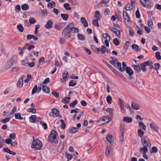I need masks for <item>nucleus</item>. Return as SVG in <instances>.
Masks as SVG:
<instances>
[{
  "instance_id": "aec40b11",
  "label": "nucleus",
  "mask_w": 161,
  "mask_h": 161,
  "mask_svg": "<svg viewBox=\"0 0 161 161\" xmlns=\"http://www.w3.org/2000/svg\"><path fill=\"white\" fill-rule=\"evenodd\" d=\"M132 49H134L136 52H138L140 50L141 48L137 44H133L131 46Z\"/></svg>"
},
{
  "instance_id": "1a4fd4ad",
  "label": "nucleus",
  "mask_w": 161,
  "mask_h": 161,
  "mask_svg": "<svg viewBox=\"0 0 161 161\" xmlns=\"http://www.w3.org/2000/svg\"><path fill=\"white\" fill-rule=\"evenodd\" d=\"M123 15L125 22H129L130 20L129 17L128 15L127 12L125 11L123 12Z\"/></svg>"
},
{
  "instance_id": "e433bc0d",
  "label": "nucleus",
  "mask_w": 161,
  "mask_h": 161,
  "mask_svg": "<svg viewBox=\"0 0 161 161\" xmlns=\"http://www.w3.org/2000/svg\"><path fill=\"white\" fill-rule=\"evenodd\" d=\"M78 130V128L75 127H72L70 129V132L72 133H75Z\"/></svg>"
},
{
  "instance_id": "864d4df0",
  "label": "nucleus",
  "mask_w": 161,
  "mask_h": 161,
  "mask_svg": "<svg viewBox=\"0 0 161 161\" xmlns=\"http://www.w3.org/2000/svg\"><path fill=\"white\" fill-rule=\"evenodd\" d=\"M60 122L62 123L61 125V129H64L66 127V124L65 123L64 121L62 119H61L60 120Z\"/></svg>"
},
{
  "instance_id": "3c124183",
  "label": "nucleus",
  "mask_w": 161,
  "mask_h": 161,
  "mask_svg": "<svg viewBox=\"0 0 161 161\" xmlns=\"http://www.w3.org/2000/svg\"><path fill=\"white\" fill-rule=\"evenodd\" d=\"M37 92V85L34 86L32 91V94H34Z\"/></svg>"
},
{
  "instance_id": "f8f14e48",
  "label": "nucleus",
  "mask_w": 161,
  "mask_h": 161,
  "mask_svg": "<svg viewBox=\"0 0 161 161\" xmlns=\"http://www.w3.org/2000/svg\"><path fill=\"white\" fill-rule=\"evenodd\" d=\"M106 139L110 144L114 143V138L112 135L108 134L106 137Z\"/></svg>"
},
{
  "instance_id": "2eb2a0df",
  "label": "nucleus",
  "mask_w": 161,
  "mask_h": 161,
  "mask_svg": "<svg viewBox=\"0 0 161 161\" xmlns=\"http://www.w3.org/2000/svg\"><path fill=\"white\" fill-rule=\"evenodd\" d=\"M80 21L85 27H87L88 26V22L84 17H82L80 18Z\"/></svg>"
},
{
  "instance_id": "680f3d73",
  "label": "nucleus",
  "mask_w": 161,
  "mask_h": 161,
  "mask_svg": "<svg viewBox=\"0 0 161 161\" xmlns=\"http://www.w3.org/2000/svg\"><path fill=\"white\" fill-rule=\"evenodd\" d=\"M9 136L10 138V139H14L16 137V134L14 132L13 133L10 134Z\"/></svg>"
},
{
  "instance_id": "69168bd1",
  "label": "nucleus",
  "mask_w": 161,
  "mask_h": 161,
  "mask_svg": "<svg viewBox=\"0 0 161 161\" xmlns=\"http://www.w3.org/2000/svg\"><path fill=\"white\" fill-rule=\"evenodd\" d=\"M52 94L56 98L59 97V94L57 92L53 91L52 92Z\"/></svg>"
},
{
  "instance_id": "a878e982",
  "label": "nucleus",
  "mask_w": 161,
  "mask_h": 161,
  "mask_svg": "<svg viewBox=\"0 0 161 161\" xmlns=\"http://www.w3.org/2000/svg\"><path fill=\"white\" fill-rule=\"evenodd\" d=\"M61 16L63 20L65 21L67 20L69 18V15L67 14H61Z\"/></svg>"
},
{
  "instance_id": "ea45409f",
  "label": "nucleus",
  "mask_w": 161,
  "mask_h": 161,
  "mask_svg": "<svg viewBox=\"0 0 161 161\" xmlns=\"http://www.w3.org/2000/svg\"><path fill=\"white\" fill-rule=\"evenodd\" d=\"M106 101L107 103L109 104H110L112 103V98L110 95H108L106 97Z\"/></svg>"
},
{
  "instance_id": "5fc2aeb1",
  "label": "nucleus",
  "mask_w": 161,
  "mask_h": 161,
  "mask_svg": "<svg viewBox=\"0 0 161 161\" xmlns=\"http://www.w3.org/2000/svg\"><path fill=\"white\" fill-rule=\"evenodd\" d=\"M160 53L159 52H157L155 53V57L158 60L161 59V56L160 55Z\"/></svg>"
},
{
  "instance_id": "a211bd4d",
  "label": "nucleus",
  "mask_w": 161,
  "mask_h": 161,
  "mask_svg": "<svg viewBox=\"0 0 161 161\" xmlns=\"http://www.w3.org/2000/svg\"><path fill=\"white\" fill-rule=\"evenodd\" d=\"M123 121L126 123H130L132 122V119L129 117H124L123 119Z\"/></svg>"
},
{
  "instance_id": "4be33fe9",
  "label": "nucleus",
  "mask_w": 161,
  "mask_h": 161,
  "mask_svg": "<svg viewBox=\"0 0 161 161\" xmlns=\"http://www.w3.org/2000/svg\"><path fill=\"white\" fill-rule=\"evenodd\" d=\"M70 99V97H65L64 98L62 99V102L64 103L68 104V103Z\"/></svg>"
},
{
  "instance_id": "bf43d9fd",
  "label": "nucleus",
  "mask_w": 161,
  "mask_h": 161,
  "mask_svg": "<svg viewBox=\"0 0 161 161\" xmlns=\"http://www.w3.org/2000/svg\"><path fill=\"white\" fill-rule=\"evenodd\" d=\"M78 103V101L77 100H75L70 104L69 106L70 107H73L75 106Z\"/></svg>"
},
{
  "instance_id": "ddd939ff",
  "label": "nucleus",
  "mask_w": 161,
  "mask_h": 161,
  "mask_svg": "<svg viewBox=\"0 0 161 161\" xmlns=\"http://www.w3.org/2000/svg\"><path fill=\"white\" fill-rule=\"evenodd\" d=\"M24 76H22L21 77L19 78L17 83V86L19 88H21L23 85V79Z\"/></svg>"
},
{
  "instance_id": "c03bdc74",
  "label": "nucleus",
  "mask_w": 161,
  "mask_h": 161,
  "mask_svg": "<svg viewBox=\"0 0 161 161\" xmlns=\"http://www.w3.org/2000/svg\"><path fill=\"white\" fill-rule=\"evenodd\" d=\"M97 20V19L93 20L92 21V23L94 25L99 27V25Z\"/></svg>"
},
{
  "instance_id": "4c0bfd02",
  "label": "nucleus",
  "mask_w": 161,
  "mask_h": 161,
  "mask_svg": "<svg viewBox=\"0 0 161 161\" xmlns=\"http://www.w3.org/2000/svg\"><path fill=\"white\" fill-rule=\"evenodd\" d=\"M118 61V60L116 58H114V60H110L109 61L110 63L114 65L115 68H117V64L116 65L115 64L116 62H117Z\"/></svg>"
},
{
  "instance_id": "72a5a7b5",
  "label": "nucleus",
  "mask_w": 161,
  "mask_h": 161,
  "mask_svg": "<svg viewBox=\"0 0 161 161\" xmlns=\"http://www.w3.org/2000/svg\"><path fill=\"white\" fill-rule=\"evenodd\" d=\"M65 156L66 157V158L68 160H71L73 157L72 154L70 153H67V152L65 153Z\"/></svg>"
},
{
  "instance_id": "6ab92c4d",
  "label": "nucleus",
  "mask_w": 161,
  "mask_h": 161,
  "mask_svg": "<svg viewBox=\"0 0 161 161\" xmlns=\"http://www.w3.org/2000/svg\"><path fill=\"white\" fill-rule=\"evenodd\" d=\"M18 58L15 55L13 56L9 60L13 64L17 62Z\"/></svg>"
},
{
  "instance_id": "393cba45",
  "label": "nucleus",
  "mask_w": 161,
  "mask_h": 161,
  "mask_svg": "<svg viewBox=\"0 0 161 161\" xmlns=\"http://www.w3.org/2000/svg\"><path fill=\"white\" fill-rule=\"evenodd\" d=\"M139 128H141L144 130H146V126L142 122H140L139 123Z\"/></svg>"
},
{
  "instance_id": "cd10ccee",
  "label": "nucleus",
  "mask_w": 161,
  "mask_h": 161,
  "mask_svg": "<svg viewBox=\"0 0 161 161\" xmlns=\"http://www.w3.org/2000/svg\"><path fill=\"white\" fill-rule=\"evenodd\" d=\"M115 73L118 74L119 75L121 79L125 82H126L127 80L125 77L121 73L118 72L117 71V72H115Z\"/></svg>"
},
{
  "instance_id": "8fccbe9b",
  "label": "nucleus",
  "mask_w": 161,
  "mask_h": 161,
  "mask_svg": "<svg viewBox=\"0 0 161 161\" xmlns=\"http://www.w3.org/2000/svg\"><path fill=\"white\" fill-rule=\"evenodd\" d=\"M154 66L155 67V68L154 69L157 71V73H158V71L160 69V64L159 63H155L154 64Z\"/></svg>"
},
{
  "instance_id": "b1692460",
  "label": "nucleus",
  "mask_w": 161,
  "mask_h": 161,
  "mask_svg": "<svg viewBox=\"0 0 161 161\" xmlns=\"http://www.w3.org/2000/svg\"><path fill=\"white\" fill-rule=\"evenodd\" d=\"M36 115H31L29 118L30 121L32 123H35L36 122Z\"/></svg>"
},
{
  "instance_id": "f257e3e1",
  "label": "nucleus",
  "mask_w": 161,
  "mask_h": 161,
  "mask_svg": "<svg viewBox=\"0 0 161 161\" xmlns=\"http://www.w3.org/2000/svg\"><path fill=\"white\" fill-rule=\"evenodd\" d=\"M58 139L57 132L55 130H52L48 138V141L51 143L57 144L58 143Z\"/></svg>"
},
{
  "instance_id": "f03ea898",
  "label": "nucleus",
  "mask_w": 161,
  "mask_h": 161,
  "mask_svg": "<svg viewBox=\"0 0 161 161\" xmlns=\"http://www.w3.org/2000/svg\"><path fill=\"white\" fill-rule=\"evenodd\" d=\"M71 25H73L72 24H69L68 25L64 28L62 33V35L66 38H69L71 36V33L72 30H71L72 29H70L69 26H71Z\"/></svg>"
},
{
  "instance_id": "bb28decb",
  "label": "nucleus",
  "mask_w": 161,
  "mask_h": 161,
  "mask_svg": "<svg viewBox=\"0 0 161 161\" xmlns=\"http://www.w3.org/2000/svg\"><path fill=\"white\" fill-rule=\"evenodd\" d=\"M111 146H109V147H107L106 148V150L105 151V154L106 155L109 156L110 154V152L111 150Z\"/></svg>"
},
{
  "instance_id": "5701e85b",
  "label": "nucleus",
  "mask_w": 161,
  "mask_h": 161,
  "mask_svg": "<svg viewBox=\"0 0 161 161\" xmlns=\"http://www.w3.org/2000/svg\"><path fill=\"white\" fill-rule=\"evenodd\" d=\"M150 127L151 129L154 130L155 131L157 132L158 131V128L155 124H153V123L150 124Z\"/></svg>"
},
{
  "instance_id": "0e129e2a",
  "label": "nucleus",
  "mask_w": 161,
  "mask_h": 161,
  "mask_svg": "<svg viewBox=\"0 0 161 161\" xmlns=\"http://www.w3.org/2000/svg\"><path fill=\"white\" fill-rule=\"evenodd\" d=\"M10 120V119L9 118H7L5 119H3L2 120L0 121L1 122L6 123L7 122H9Z\"/></svg>"
},
{
  "instance_id": "a19ab883",
  "label": "nucleus",
  "mask_w": 161,
  "mask_h": 161,
  "mask_svg": "<svg viewBox=\"0 0 161 161\" xmlns=\"http://www.w3.org/2000/svg\"><path fill=\"white\" fill-rule=\"evenodd\" d=\"M104 119H105V120H107V121L105 123H108L109 122L111 121L112 119V117H111L110 116H109V117H108V116H104Z\"/></svg>"
},
{
  "instance_id": "603ef678",
  "label": "nucleus",
  "mask_w": 161,
  "mask_h": 161,
  "mask_svg": "<svg viewBox=\"0 0 161 161\" xmlns=\"http://www.w3.org/2000/svg\"><path fill=\"white\" fill-rule=\"evenodd\" d=\"M113 42L115 46H118L119 44V41L116 38H115L113 40Z\"/></svg>"
},
{
  "instance_id": "a18cd8bd",
  "label": "nucleus",
  "mask_w": 161,
  "mask_h": 161,
  "mask_svg": "<svg viewBox=\"0 0 161 161\" xmlns=\"http://www.w3.org/2000/svg\"><path fill=\"white\" fill-rule=\"evenodd\" d=\"M107 48L104 46H102L101 47V51L102 54H104L106 51Z\"/></svg>"
},
{
  "instance_id": "dca6fc26",
  "label": "nucleus",
  "mask_w": 161,
  "mask_h": 161,
  "mask_svg": "<svg viewBox=\"0 0 161 161\" xmlns=\"http://www.w3.org/2000/svg\"><path fill=\"white\" fill-rule=\"evenodd\" d=\"M125 70L126 73L128 74L129 75H131L133 74V71L132 70L130 67H126L125 68Z\"/></svg>"
},
{
  "instance_id": "c756f323",
  "label": "nucleus",
  "mask_w": 161,
  "mask_h": 161,
  "mask_svg": "<svg viewBox=\"0 0 161 161\" xmlns=\"http://www.w3.org/2000/svg\"><path fill=\"white\" fill-rule=\"evenodd\" d=\"M17 29L21 32H23L24 31V27L22 24H19L17 26Z\"/></svg>"
},
{
  "instance_id": "052dcab7",
  "label": "nucleus",
  "mask_w": 161,
  "mask_h": 161,
  "mask_svg": "<svg viewBox=\"0 0 161 161\" xmlns=\"http://www.w3.org/2000/svg\"><path fill=\"white\" fill-rule=\"evenodd\" d=\"M40 123L41 125H42L44 127V130H46L47 128V124L46 123H44V122L42 121L40 122Z\"/></svg>"
},
{
  "instance_id": "e2e57ef3",
  "label": "nucleus",
  "mask_w": 161,
  "mask_h": 161,
  "mask_svg": "<svg viewBox=\"0 0 161 161\" xmlns=\"http://www.w3.org/2000/svg\"><path fill=\"white\" fill-rule=\"evenodd\" d=\"M130 44V42L129 41H127L125 44V46H124V48L125 49H128Z\"/></svg>"
},
{
  "instance_id": "9d476101",
  "label": "nucleus",
  "mask_w": 161,
  "mask_h": 161,
  "mask_svg": "<svg viewBox=\"0 0 161 161\" xmlns=\"http://www.w3.org/2000/svg\"><path fill=\"white\" fill-rule=\"evenodd\" d=\"M131 106L132 108L134 110H138L140 108L139 105L133 101L131 102Z\"/></svg>"
},
{
  "instance_id": "f704fd0d",
  "label": "nucleus",
  "mask_w": 161,
  "mask_h": 161,
  "mask_svg": "<svg viewBox=\"0 0 161 161\" xmlns=\"http://www.w3.org/2000/svg\"><path fill=\"white\" fill-rule=\"evenodd\" d=\"M15 117L16 119L20 120L23 119V118L21 116L20 113H18L15 114Z\"/></svg>"
},
{
  "instance_id": "37998d69",
  "label": "nucleus",
  "mask_w": 161,
  "mask_h": 161,
  "mask_svg": "<svg viewBox=\"0 0 161 161\" xmlns=\"http://www.w3.org/2000/svg\"><path fill=\"white\" fill-rule=\"evenodd\" d=\"M140 65L141 67V69H142V71L144 72H146L147 70V69L146 68V65L143 62Z\"/></svg>"
},
{
  "instance_id": "39448f33",
  "label": "nucleus",
  "mask_w": 161,
  "mask_h": 161,
  "mask_svg": "<svg viewBox=\"0 0 161 161\" xmlns=\"http://www.w3.org/2000/svg\"><path fill=\"white\" fill-rule=\"evenodd\" d=\"M146 137L143 136L141 138V141L142 144L143 145V147L145 146L146 147L150 148L151 146V143L150 142H148L146 140Z\"/></svg>"
},
{
  "instance_id": "6e6d98bb",
  "label": "nucleus",
  "mask_w": 161,
  "mask_h": 161,
  "mask_svg": "<svg viewBox=\"0 0 161 161\" xmlns=\"http://www.w3.org/2000/svg\"><path fill=\"white\" fill-rule=\"evenodd\" d=\"M69 86H74L76 85V83L73 80H71L69 81Z\"/></svg>"
},
{
  "instance_id": "0eeeda50",
  "label": "nucleus",
  "mask_w": 161,
  "mask_h": 161,
  "mask_svg": "<svg viewBox=\"0 0 161 161\" xmlns=\"http://www.w3.org/2000/svg\"><path fill=\"white\" fill-rule=\"evenodd\" d=\"M139 150L141 153H143V158L145 159H148V157L146 154V153L148 151L147 148L145 146L142 148H140Z\"/></svg>"
},
{
  "instance_id": "7c9ffc66",
  "label": "nucleus",
  "mask_w": 161,
  "mask_h": 161,
  "mask_svg": "<svg viewBox=\"0 0 161 161\" xmlns=\"http://www.w3.org/2000/svg\"><path fill=\"white\" fill-rule=\"evenodd\" d=\"M95 17L96 19H99L102 18V16L100 15V13L99 11H96L95 12Z\"/></svg>"
},
{
  "instance_id": "79ce46f5",
  "label": "nucleus",
  "mask_w": 161,
  "mask_h": 161,
  "mask_svg": "<svg viewBox=\"0 0 161 161\" xmlns=\"http://www.w3.org/2000/svg\"><path fill=\"white\" fill-rule=\"evenodd\" d=\"M64 7L65 9L67 10H70L71 9V8L69 6V5L68 3H65L64 5Z\"/></svg>"
},
{
  "instance_id": "20e7f679",
  "label": "nucleus",
  "mask_w": 161,
  "mask_h": 161,
  "mask_svg": "<svg viewBox=\"0 0 161 161\" xmlns=\"http://www.w3.org/2000/svg\"><path fill=\"white\" fill-rule=\"evenodd\" d=\"M140 1L144 7L147 8H151L153 6V5L150 0H140Z\"/></svg>"
},
{
  "instance_id": "13d9d810",
  "label": "nucleus",
  "mask_w": 161,
  "mask_h": 161,
  "mask_svg": "<svg viewBox=\"0 0 161 161\" xmlns=\"http://www.w3.org/2000/svg\"><path fill=\"white\" fill-rule=\"evenodd\" d=\"M132 6L130 3L127 4L125 6V9L127 11H130L131 9Z\"/></svg>"
},
{
  "instance_id": "f3484780",
  "label": "nucleus",
  "mask_w": 161,
  "mask_h": 161,
  "mask_svg": "<svg viewBox=\"0 0 161 161\" xmlns=\"http://www.w3.org/2000/svg\"><path fill=\"white\" fill-rule=\"evenodd\" d=\"M52 111L53 114L56 115L57 117H61V116L59 115V111L56 108H53L52 109Z\"/></svg>"
},
{
  "instance_id": "7ed1b4c3",
  "label": "nucleus",
  "mask_w": 161,
  "mask_h": 161,
  "mask_svg": "<svg viewBox=\"0 0 161 161\" xmlns=\"http://www.w3.org/2000/svg\"><path fill=\"white\" fill-rule=\"evenodd\" d=\"M42 147V144L40 140H34L32 148H34L36 150H40Z\"/></svg>"
},
{
  "instance_id": "2f4dec72",
  "label": "nucleus",
  "mask_w": 161,
  "mask_h": 161,
  "mask_svg": "<svg viewBox=\"0 0 161 161\" xmlns=\"http://www.w3.org/2000/svg\"><path fill=\"white\" fill-rule=\"evenodd\" d=\"M55 3L53 1H51V2H49L47 4V7L48 8H52L55 6Z\"/></svg>"
},
{
  "instance_id": "473e14b6",
  "label": "nucleus",
  "mask_w": 161,
  "mask_h": 161,
  "mask_svg": "<svg viewBox=\"0 0 161 161\" xmlns=\"http://www.w3.org/2000/svg\"><path fill=\"white\" fill-rule=\"evenodd\" d=\"M28 112L35 114L37 113L36 109L35 108H31L28 109L27 110Z\"/></svg>"
},
{
  "instance_id": "6e6552de",
  "label": "nucleus",
  "mask_w": 161,
  "mask_h": 161,
  "mask_svg": "<svg viewBox=\"0 0 161 161\" xmlns=\"http://www.w3.org/2000/svg\"><path fill=\"white\" fill-rule=\"evenodd\" d=\"M62 76L63 78L61 79V81L62 82L64 83L66 81L69 76L68 72L67 71H64L62 74Z\"/></svg>"
},
{
  "instance_id": "c85d7f7f",
  "label": "nucleus",
  "mask_w": 161,
  "mask_h": 161,
  "mask_svg": "<svg viewBox=\"0 0 161 161\" xmlns=\"http://www.w3.org/2000/svg\"><path fill=\"white\" fill-rule=\"evenodd\" d=\"M78 38L79 40L83 41L85 39V37L82 34L78 33L77 34Z\"/></svg>"
},
{
  "instance_id": "4468645a",
  "label": "nucleus",
  "mask_w": 161,
  "mask_h": 161,
  "mask_svg": "<svg viewBox=\"0 0 161 161\" xmlns=\"http://www.w3.org/2000/svg\"><path fill=\"white\" fill-rule=\"evenodd\" d=\"M69 24H72L73 25H71V26H69L70 27V29H72L71 30V32L72 33H78L79 31V29L76 27H74V24L73 23L71 22Z\"/></svg>"
},
{
  "instance_id": "de8ad7c7",
  "label": "nucleus",
  "mask_w": 161,
  "mask_h": 161,
  "mask_svg": "<svg viewBox=\"0 0 161 161\" xmlns=\"http://www.w3.org/2000/svg\"><path fill=\"white\" fill-rule=\"evenodd\" d=\"M111 70H112L114 73H115V72H117V70L113 68L112 66L110 65L109 64H108L107 66Z\"/></svg>"
},
{
  "instance_id": "09e8293b",
  "label": "nucleus",
  "mask_w": 161,
  "mask_h": 161,
  "mask_svg": "<svg viewBox=\"0 0 161 161\" xmlns=\"http://www.w3.org/2000/svg\"><path fill=\"white\" fill-rule=\"evenodd\" d=\"M106 111L107 112L109 113L110 114V116L112 117L113 115V112L112 111L113 110V109L110 108H108L105 109Z\"/></svg>"
},
{
  "instance_id": "4d7b16f0",
  "label": "nucleus",
  "mask_w": 161,
  "mask_h": 161,
  "mask_svg": "<svg viewBox=\"0 0 161 161\" xmlns=\"http://www.w3.org/2000/svg\"><path fill=\"white\" fill-rule=\"evenodd\" d=\"M147 25L149 27H153V23L152 20L151 19L147 20Z\"/></svg>"
},
{
  "instance_id": "c9c22d12",
  "label": "nucleus",
  "mask_w": 161,
  "mask_h": 161,
  "mask_svg": "<svg viewBox=\"0 0 161 161\" xmlns=\"http://www.w3.org/2000/svg\"><path fill=\"white\" fill-rule=\"evenodd\" d=\"M21 7L22 9L24 11H26L29 8V6L27 4H25L21 5Z\"/></svg>"
},
{
  "instance_id": "49530a36",
  "label": "nucleus",
  "mask_w": 161,
  "mask_h": 161,
  "mask_svg": "<svg viewBox=\"0 0 161 161\" xmlns=\"http://www.w3.org/2000/svg\"><path fill=\"white\" fill-rule=\"evenodd\" d=\"M132 66L134 68L137 72H139L141 70L140 67L138 65H132Z\"/></svg>"
},
{
  "instance_id": "774afa93",
  "label": "nucleus",
  "mask_w": 161,
  "mask_h": 161,
  "mask_svg": "<svg viewBox=\"0 0 161 161\" xmlns=\"http://www.w3.org/2000/svg\"><path fill=\"white\" fill-rule=\"evenodd\" d=\"M29 23L31 24H34L36 23V20L33 18H31L29 19Z\"/></svg>"
},
{
  "instance_id": "338daca9",
  "label": "nucleus",
  "mask_w": 161,
  "mask_h": 161,
  "mask_svg": "<svg viewBox=\"0 0 161 161\" xmlns=\"http://www.w3.org/2000/svg\"><path fill=\"white\" fill-rule=\"evenodd\" d=\"M13 65V64L9 60L6 64V65L8 68L11 67Z\"/></svg>"
},
{
  "instance_id": "423d86ee",
  "label": "nucleus",
  "mask_w": 161,
  "mask_h": 161,
  "mask_svg": "<svg viewBox=\"0 0 161 161\" xmlns=\"http://www.w3.org/2000/svg\"><path fill=\"white\" fill-rule=\"evenodd\" d=\"M122 65L123 67L122 68L121 63L119 62L117 63V68L119 69V70L121 72H124L125 70L126 66L125 63V62H123Z\"/></svg>"
},
{
  "instance_id": "58836bf2",
  "label": "nucleus",
  "mask_w": 161,
  "mask_h": 161,
  "mask_svg": "<svg viewBox=\"0 0 161 161\" xmlns=\"http://www.w3.org/2000/svg\"><path fill=\"white\" fill-rule=\"evenodd\" d=\"M138 136L140 137H142L144 134V132L141 129H138L137 130Z\"/></svg>"
},
{
  "instance_id": "412c9836",
  "label": "nucleus",
  "mask_w": 161,
  "mask_h": 161,
  "mask_svg": "<svg viewBox=\"0 0 161 161\" xmlns=\"http://www.w3.org/2000/svg\"><path fill=\"white\" fill-rule=\"evenodd\" d=\"M42 89L44 92L46 93H49L50 92L49 88L47 86H43Z\"/></svg>"
},
{
  "instance_id": "9b49d317",
  "label": "nucleus",
  "mask_w": 161,
  "mask_h": 161,
  "mask_svg": "<svg viewBox=\"0 0 161 161\" xmlns=\"http://www.w3.org/2000/svg\"><path fill=\"white\" fill-rule=\"evenodd\" d=\"M53 22L51 20H48L46 24L45 25V27L47 29H50L53 27Z\"/></svg>"
}]
</instances>
